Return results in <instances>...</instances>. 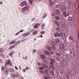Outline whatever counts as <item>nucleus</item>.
<instances>
[{
  "instance_id": "nucleus-58",
  "label": "nucleus",
  "mask_w": 79,
  "mask_h": 79,
  "mask_svg": "<svg viewBox=\"0 0 79 79\" xmlns=\"http://www.w3.org/2000/svg\"><path fill=\"white\" fill-rule=\"evenodd\" d=\"M25 34L27 36H28V35H30V33H27Z\"/></svg>"
},
{
  "instance_id": "nucleus-23",
  "label": "nucleus",
  "mask_w": 79,
  "mask_h": 79,
  "mask_svg": "<svg viewBox=\"0 0 79 79\" xmlns=\"http://www.w3.org/2000/svg\"><path fill=\"white\" fill-rule=\"evenodd\" d=\"M45 27V23H43L42 24V26H41V29H44V27Z\"/></svg>"
},
{
  "instance_id": "nucleus-17",
  "label": "nucleus",
  "mask_w": 79,
  "mask_h": 79,
  "mask_svg": "<svg viewBox=\"0 0 79 79\" xmlns=\"http://www.w3.org/2000/svg\"><path fill=\"white\" fill-rule=\"evenodd\" d=\"M23 31H24V30H21L15 34V36H16V35H18V34H19L20 33V32H23Z\"/></svg>"
},
{
  "instance_id": "nucleus-61",
  "label": "nucleus",
  "mask_w": 79,
  "mask_h": 79,
  "mask_svg": "<svg viewBox=\"0 0 79 79\" xmlns=\"http://www.w3.org/2000/svg\"><path fill=\"white\" fill-rule=\"evenodd\" d=\"M61 72L63 74H65V71L64 70H63L61 71Z\"/></svg>"
},
{
  "instance_id": "nucleus-39",
  "label": "nucleus",
  "mask_w": 79,
  "mask_h": 79,
  "mask_svg": "<svg viewBox=\"0 0 79 79\" xmlns=\"http://www.w3.org/2000/svg\"><path fill=\"white\" fill-rule=\"evenodd\" d=\"M75 8H76V7H77L78 6V5L77 4V2H76L75 4Z\"/></svg>"
},
{
  "instance_id": "nucleus-63",
  "label": "nucleus",
  "mask_w": 79,
  "mask_h": 79,
  "mask_svg": "<svg viewBox=\"0 0 79 79\" xmlns=\"http://www.w3.org/2000/svg\"><path fill=\"white\" fill-rule=\"evenodd\" d=\"M35 24L36 25H37L38 27L39 26H40V23H36Z\"/></svg>"
},
{
  "instance_id": "nucleus-47",
  "label": "nucleus",
  "mask_w": 79,
  "mask_h": 79,
  "mask_svg": "<svg viewBox=\"0 0 79 79\" xmlns=\"http://www.w3.org/2000/svg\"><path fill=\"white\" fill-rule=\"evenodd\" d=\"M16 76H18L19 77V76H20V75H19V73L18 72L16 73Z\"/></svg>"
},
{
  "instance_id": "nucleus-12",
  "label": "nucleus",
  "mask_w": 79,
  "mask_h": 79,
  "mask_svg": "<svg viewBox=\"0 0 79 79\" xmlns=\"http://www.w3.org/2000/svg\"><path fill=\"white\" fill-rule=\"evenodd\" d=\"M70 57V56L68 54H67L65 55V58L67 59V60H68L69 62V57Z\"/></svg>"
},
{
  "instance_id": "nucleus-49",
  "label": "nucleus",
  "mask_w": 79,
  "mask_h": 79,
  "mask_svg": "<svg viewBox=\"0 0 79 79\" xmlns=\"http://www.w3.org/2000/svg\"><path fill=\"white\" fill-rule=\"evenodd\" d=\"M41 74H45L46 73V72L45 71H41Z\"/></svg>"
},
{
  "instance_id": "nucleus-51",
  "label": "nucleus",
  "mask_w": 79,
  "mask_h": 79,
  "mask_svg": "<svg viewBox=\"0 0 79 79\" xmlns=\"http://www.w3.org/2000/svg\"><path fill=\"white\" fill-rule=\"evenodd\" d=\"M51 49V48H50V47H49L48 46L46 47V49H47V50H50Z\"/></svg>"
},
{
  "instance_id": "nucleus-20",
  "label": "nucleus",
  "mask_w": 79,
  "mask_h": 79,
  "mask_svg": "<svg viewBox=\"0 0 79 79\" xmlns=\"http://www.w3.org/2000/svg\"><path fill=\"white\" fill-rule=\"evenodd\" d=\"M73 4V2L72 1H70L69 2L68 5L69 6H71Z\"/></svg>"
},
{
  "instance_id": "nucleus-40",
  "label": "nucleus",
  "mask_w": 79,
  "mask_h": 79,
  "mask_svg": "<svg viewBox=\"0 0 79 79\" xmlns=\"http://www.w3.org/2000/svg\"><path fill=\"white\" fill-rule=\"evenodd\" d=\"M1 69L2 71H4V67L3 65H2L1 67Z\"/></svg>"
},
{
  "instance_id": "nucleus-34",
  "label": "nucleus",
  "mask_w": 79,
  "mask_h": 79,
  "mask_svg": "<svg viewBox=\"0 0 79 79\" xmlns=\"http://www.w3.org/2000/svg\"><path fill=\"white\" fill-rule=\"evenodd\" d=\"M47 16V14L46 13H45L43 17V19H44V18H46Z\"/></svg>"
},
{
  "instance_id": "nucleus-11",
  "label": "nucleus",
  "mask_w": 79,
  "mask_h": 79,
  "mask_svg": "<svg viewBox=\"0 0 79 79\" xmlns=\"http://www.w3.org/2000/svg\"><path fill=\"white\" fill-rule=\"evenodd\" d=\"M44 53L46 55H47L48 56H50V53L49 52L47 51H45Z\"/></svg>"
},
{
  "instance_id": "nucleus-54",
  "label": "nucleus",
  "mask_w": 79,
  "mask_h": 79,
  "mask_svg": "<svg viewBox=\"0 0 79 79\" xmlns=\"http://www.w3.org/2000/svg\"><path fill=\"white\" fill-rule=\"evenodd\" d=\"M36 52H37V50H36V49H34L32 51V52L33 53H35Z\"/></svg>"
},
{
  "instance_id": "nucleus-25",
  "label": "nucleus",
  "mask_w": 79,
  "mask_h": 79,
  "mask_svg": "<svg viewBox=\"0 0 79 79\" xmlns=\"http://www.w3.org/2000/svg\"><path fill=\"white\" fill-rule=\"evenodd\" d=\"M42 65L44 67V68H45L46 69H47V68H48V67H47V65L45 64L44 63H42Z\"/></svg>"
},
{
  "instance_id": "nucleus-48",
  "label": "nucleus",
  "mask_w": 79,
  "mask_h": 79,
  "mask_svg": "<svg viewBox=\"0 0 79 79\" xmlns=\"http://www.w3.org/2000/svg\"><path fill=\"white\" fill-rule=\"evenodd\" d=\"M77 47H79V41H77Z\"/></svg>"
},
{
  "instance_id": "nucleus-45",
  "label": "nucleus",
  "mask_w": 79,
  "mask_h": 79,
  "mask_svg": "<svg viewBox=\"0 0 79 79\" xmlns=\"http://www.w3.org/2000/svg\"><path fill=\"white\" fill-rule=\"evenodd\" d=\"M49 55L50 54H51V55H53V52L52 51H50L49 52Z\"/></svg>"
},
{
  "instance_id": "nucleus-26",
  "label": "nucleus",
  "mask_w": 79,
  "mask_h": 79,
  "mask_svg": "<svg viewBox=\"0 0 79 79\" xmlns=\"http://www.w3.org/2000/svg\"><path fill=\"white\" fill-rule=\"evenodd\" d=\"M37 33H38V31H35L34 32H33V33H32V34L33 35H35L36 34H37Z\"/></svg>"
},
{
  "instance_id": "nucleus-29",
  "label": "nucleus",
  "mask_w": 79,
  "mask_h": 79,
  "mask_svg": "<svg viewBox=\"0 0 79 79\" xmlns=\"http://www.w3.org/2000/svg\"><path fill=\"white\" fill-rule=\"evenodd\" d=\"M61 35L62 37H64V36H65V33H64L62 32L61 33Z\"/></svg>"
},
{
  "instance_id": "nucleus-3",
  "label": "nucleus",
  "mask_w": 79,
  "mask_h": 79,
  "mask_svg": "<svg viewBox=\"0 0 79 79\" xmlns=\"http://www.w3.org/2000/svg\"><path fill=\"white\" fill-rule=\"evenodd\" d=\"M64 48H65V46H64V44H61L60 47V50L61 51L63 50H64Z\"/></svg>"
},
{
  "instance_id": "nucleus-50",
  "label": "nucleus",
  "mask_w": 79,
  "mask_h": 79,
  "mask_svg": "<svg viewBox=\"0 0 79 79\" xmlns=\"http://www.w3.org/2000/svg\"><path fill=\"white\" fill-rule=\"evenodd\" d=\"M55 40L56 41V42H60V40L58 39V38L56 39Z\"/></svg>"
},
{
  "instance_id": "nucleus-24",
  "label": "nucleus",
  "mask_w": 79,
  "mask_h": 79,
  "mask_svg": "<svg viewBox=\"0 0 79 79\" xmlns=\"http://www.w3.org/2000/svg\"><path fill=\"white\" fill-rule=\"evenodd\" d=\"M68 20L69 21H70V22H71L73 21V17H69L68 18Z\"/></svg>"
},
{
  "instance_id": "nucleus-37",
  "label": "nucleus",
  "mask_w": 79,
  "mask_h": 79,
  "mask_svg": "<svg viewBox=\"0 0 79 79\" xmlns=\"http://www.w3.org/2000/svg\"><path fill=\"white\" fill-rule=\"evenodd\" d=\"M34 28H35V29H37L38 28V26H37V25H36V24H35V25H34Z\"/></svg>"
},
{
  "instance_id": "nucleus-27",
  "label": "nucleus",
  "mask_w": 79,
  "mask_h": 79,
  "mask_svg": "<svg viewBox=\"0 0 79 79\" xmlns=\"http://www.w3.org/2000/svg\"><path fill=\"white\" fill-rule=\"evenodd\" d=\"M23 4H24V5H25V6H26L27 5V2L26 1H24L22 2Z\"/></svg>"
},
{
  "instance_id": "nucleus-62",
  "label": "nucleus",
  "mask_w": 79,
  "mask_h": 79,
  "mask_svg": "<svg viewBox=\"0 0 79 79\" xmlns=\"http://www.w3.org/2000/svg\"><path fill=\"white\" fill-rule=\"evenodd\" d=\"M62 27H66V24H62Z\"/></svg>"
},
{
  "instance_id": "nucleus-18",
  "label": "nucleus",
  "mask_w": 79,
  "mask_h": 79,
  "mask_svg": "<svg viewBox=\"0 0 79 79\" xmlns=\"http://www.w3.org/2000/svg\"><path fill=\"white\" fill-rule=\"evenodd\" d=\"M54 23L55 24L57 25V26H59V27L60 26V24H59V23H58V21L56 20H55L54 21Z\"/></svg>"
},
{
  "instance_id": "nucleus-36",
  "label": "nucleus",
  "mask_w": 79,
  "mask_h": 79,
  "mask_svg": "<svg viewBox=\"0 0 79 79\" xmlns=\"http://www.w3.org/2000/svg\"><path fill=\"white\" fill-rule=\"evenodd\" d=\"M39 69H40V70H44V68L42 67H40L39 68Z\"/></svg>"
},
{
  "instance_id": "nucleus-32",
  "label": "nucleus",
  "mask_w": 79,
  "mask_h": 79,
  "mask_svg": "<svg viewBox=\"0 0 79 79\" xmlns=\"http://www.w3.org/2000/svg\"><path fill=\"white\" fill-rule=\"evenodd\" d=\"M55 18L56 19V20H60V17H58V16H55Z\"/></svg>"
},
{
  "instance_id": "nucleus-43",
  "label": "nucleus",
  "mask_w": 79,
  "mask_h": 79,
  "mask_svg": "<svg viewBox=\"0 0 79 79\" xmlns=\"http://www.w3.org/2000/svg\"><path fill=\"white\" fill-rule=\"evenodd\" d=\"M30 4L32 5L33 3V2L32 1V0H29Z\"/></svg>"
},
{
  "instance_id": "nucleus-64",
  "label": "nucleus",
  "mask_w": 79,
  "mask_h": 79,
  "mask_svg": "<svg viewBox=\"0 0 79 79\" xmlns=\"http://www.w3.org/2000/svg\"><path fill=\"white\" fill-rule=\"evenodd\" d=\"M52 15L54 17H55V16L56 15L54 14V13H52Z\"/></svg>"
},
{
  "instance_id": "nucleus-8",
  "label": "nucleus",
  "mask_w": 79,
  "mask_h": 79,
  "mask_svg": "<svg viewBox=\"0 0 79 79\" xmlns=\"http://www.w3.org/2000/svg\"><path fill=\"white\" fill-rule=\"evenodd\" d=\"M71 73L73 75H74V74H76V70H74V69L72 70Z\"/></svg>"
},
{
  "instance_id": "nucleus-55",
  "label": "nucleus",
  "mask_w": 79,
  "mask_h": 79,
  "mask_svg": "<svg viewBox=\"0 0 79 79\" xmlns=\"http://www.w3.org/2000/svg\"><path fill=\"white\" fill-rule=\"evenodd\" d=\"M37 64L38 66H41V63H40L39 62H37Z\"/></svg>"
},
{
  "instance_id": "nucleus-4",
  "label": "nucleus",
  "mask_w": 79,
  "mask_h": 79,
  "mask_svg": "<svg viewBox=\"0 0 79 79\" xmlns=\"http://www.w3.org/2000/svg\"><path fill=\"white\" fill-rule=\"evenodd\" d=\"M54 35L55 37H61V35H60L58 32H56L54 33Z\"/></svg>"
},
{
  "instance_id": "nucleus-46",
  "label": "nucleus",
  "mask_w": 79,
  "mask_h": 79,
  "mask_svg": "<svg viewBox=\"0 0 79 79\" xmlns=\"http://www.w3.org/2000/svg\"><path fill=\"white\" fill-rule=\"evenodd\" d=\"M56 30L58 32H60V28L58 27H57L56 28Z\"/></svg>"
},
{
  "instance_id": "nucleus-42",
  "label": "nucleus",
  "mask_w": 79,
  "mask_h": 79,
  "mask_svg": "<svg viewBox=\"0 0 79 79\" xmlns=\"http://www.w3.org/2000/svg\"><path fill=\"white\" fill-rule=\"evenodd\" d=\"M51 74H52V75H55V73H54V72H53V71L51 70Z\"/></svg>"
},
{
  "instance_id": "nucleus-16",
  "label": "nucleus",
  "mask_w": 79,
  "mask_h": 79,
  "mask_svg": "<svg viewBox=\"0 0 79 79\" xmlns=\"http://www.w3.org/2000/svg\"><path fill=\"white\" fill-rule=\"evenodd\" d=\"M40 56L42 59H43V60H45V57L44 56V55L42 54H41L40 55Z\"/></svg>"
},
{
  "instance_id": "nucleus-57",
  "label": "nucleus",
  "mask_w": 79,
  "mask_h": 79,
  "mask_svg": "<svg viewBox=\"0 0 79 79\" xmlns=\"http://www.w3.org/2000/svg\"><path fill=\"white\" fill-rule=\"evenodd\" d=\"M41 34H44V33H45V31H42L40 32Z\"/></svg>"
},
{
  "instance_id": "nucleus-56",
  "label": "nucleus",
  "mask_w": 79,
  "mask_h": 79,
  "mask_svg": "<svg viewBox=\"0 0 79 79\" xmlns=\"http://www.w3.org/2000/svg\"><path fill=\"white\" fill-rule=\"evenodd\" d=\"M56 55L59 56H60V53H56Z\"/></svg>"
},
{
  "instance_id": "nucleus-5",
  "label": "nucleus",
  "mask_w": 79,
  "mask_h": 79,
  "mask_svg": "<svg viewBox=\"0 0 79 79\" xmlns=\"http://www.w3.org/2000/svg\"><path fill=\"white\" fill-rule=\"evenodd\" d=\"M74 55V52L73 51V52H71L70 53V57L72 58H74L75 57V55Z\"/></svg>"
},
{
  "instance_id": "nucleus-1",
  "label": "nucleus",
  "mask_w": 79,
  "mask_h": 79,
  "mask_svg": "<svg viewBox=\"0 0 79 79\" xmlns=\"http://www.w3.org/2000/svg\"><path fill=\"white\" fill-rule=\"evenodd\" d=\"M50 44L52 45L53 50H55V44L54 42L53 41H50Z\"/></svg>"
},
{
  "instance_id": "nucleus-14",
  "label": "nucleus",
  "mask_w": 79,
  "mask_h": 79,
  "mask_svg": "<svg viewBox=\"0 0 79 79\" xmlns=\"http://www.w3.org/2000/svg\"><path fill=\"white\" fill-rule=\"evenodd\" d=\"M72 39L73 37L72 36H70L68 39L69 42H72Z\"/></svg>"
},
{
  "instance_id": "nucleus-30",
  "label": "nucleus",
  "mask_w": 79,
  "mask_h": 79,
  "mask_svg": "<svg viewBox=\"0 0 79 79\" xmlns=\"http://www.w3.org/2000/svg\"><path fill=\"white\" fill-rule=\"evenodd\" d=\"M44 78L45 79H50V77L49 76H44Z\"/></svg>"
},
{
  "instance_id": "nucleus-44",
  "label": "nucleus",
  "mask_w": 79,
  "mask_h": 79,
  "mask_svg": "<svg viewBox=\"0 0 79 79\" xmlns=\"http://www.w3.org/2000/svg\"><path fill=\"white\" fill-rule=\"evenodd\" d=\"M14 52H11L10 53V56H12V55H13V54Z\"/></svg>"
},
{
  "instance_id": "nucleus-19",
  "label": "nucleus",
  "mask_w": 79,
  "mask_h": 79,
  "mask_svg": "<svg viewBox=\"0 0 79 79\" xmlns=\"http://www.w3.org/2000/svg\"><path fill=\"white\" fill-rule=\"evenodd\" d=\"M67 14V13L66 12H64L63 13V15H64V16L65 17V18L66 17V16H68V14Z\"/></svg>"
},
{
  "instance_id": "nucleus-7",
  "label": "nucleus",
  "mask_w": 79,
  "mask_h": 79,
  "mask_svg": "<svg viewBox=\"0 0 79 79\" xmlns=\"http://www.w3.org/2000/svg\"><path fill=\"white\" fill-rule=\"evenodd\" d=\"M9 64L10 66H12V63H11V61L10 60H9L5 64L6 65H7V64Z\"/></svg>"
},
{
  "instance_id": "nucleus-13",
  "label": "nucleus",
  "mask_w": 79,
  "mask_h": 79,
  "mask_svg": "<svg viewBox=\"0 0 79 79\" xmlns=\"http://www.w3.org/2000/svg\"><path fill=\"white\" fill-rule=\"evenodd\" d=\"M56 15H60V10L58 9L56 10Z\"/></svg>"
},
{
  "instance_id": "nucleus-35",
  "label": "nucleus",
  "mask_w": 79,
  "mask_h": 79,
  "mask_svg": "<svg viewBox=\"0 0 79 79\" xmlns=\"http://www.w3.org/2000/svg\"><path fill=\"white\" fill-rule=\"evenodd\" d=\"M0 52L1 53H3L4 52L3 49L2 48H0Z\"/></svg>"
},
{
  "instance_id": "nucleus-41",
  "label": "nucleus",
  "mask_w": 79,
  "mask_h": 79,
  "mask_svg": "<svg viewBox=\"0 0 79 79\" xmlns=\"http://www.w3.org/2000/svg\"><path fill=\"white\" fill-rule=\"evenodd\" d=\"M21 42V40H19L16 42V45H18Z\"/></svg>"
},
{
  "instance_id": "nucleus-28",
  "label": "nucleus",
  "mask_w": 79,
  "mask_h": 79,
  "mask_svg": "<svg viewBox=\"0 0 79 79\" xmlns=\"http://www.w3.org/2000/svg\"><path fill=\"white\" fill-rule=\"evenodd\" d=\"M0 56L2 58H5V55L3 54L2 53H0Z\"/></svg>"
},
{
  "instance_id": "nucleus-21",
  "label": "nucleus",
  "mask_w": 79,
  "mask_h": 79,
  "mask_svg": "<svg viewBox=\"0 0 79 79\" xmlns=\"http://www.w3.org/2000/svg\"><path fill=\"white\" fill-rule=\"evenodd\" d=\"M8 71H9V69H6L4 73L6 75L7 74Z\"/></svg>"
},
{
  "instance_id": "nucleus-59",
  "label": "nucleus",
  "mask_w": 79,
  "mask_h": 79,
  "mask_svg": "<svg viewBox=\"0 0 79 79\" xmlns=\"http://www.w3.org/2000/svg\"><path fill=\"white\" fill-rule=\"evenodd\" d=\"M42 62H43V63H47V61L46 60H43Z\"/></svg>"
},
{
  "instance_id": "nucleus-6",
  "label": "nucleus",
  "mask_w": 79,
  "mask_h": 79,
  "mask_svg": "<svg viewBox=\"0 0 79 79\" xmlns=\"http://www.w3.org/2000/svg\"><path fill=\"white\" fill-rule=\"evenodd\" d=\"M48 69L49 70H51L52 69H55V67L52 65H51L48 67Z\"/></svg>"
},
{
  "instance_id": "nucleus-52",
  "label": "nucleus",
  "mask_w": 79,
  "mask_h": 79,
  "mask_svg": "<svg viewBox=\"0 0 79 79\" xmlns=\"http://www.w3.org/2000/svg\"><path fill=\"white\" fill-rule=\"evenodd\" d=\"M20 6H24V4H23V2H22L20 3Z\"/></svg>"
},
{
  "instance_id": "nucleus-33",
  "label": "nucleus",
  "mask_w": 79,
  "mask_h": 79,
  "mask_svg": "<svg viewBox=\"0 0 79 79\" xmlns=\"http://www.w3.org/2000/svg\"><path fill=\"white\" fill-rule=\"evenodd\" d=\"M15 42H16V41L15 40V41H13L11 42H10V44H15Z\"/></svg>"
},
{
  "instance_id": "nucleus-38",
  "label": "nucleus",
  "mask_w": 79,
  "mask_h": 79,
  "mask_svg": "<svg viewBox=\"0 0 79 79\" xmlns=\"http://www.w3.org/2000/svg\"><path fill=\"white\" fill-rule=\"evenodd\" d=\"M61 8H62V11H64V10H65V7H64V6H62Z\"/></svg>"
},
{
  "instance_id": "nucleus-9",
  "label": "nucleus",
  "mask_w": 79,
  "mask_h": 79,
  "mask_svg": "<svg viewBox=\"0 0 79 79\" xmlns=\"http://www.w3.org/2000/svg\"><path fill=\"white\" fill-rule=\"evenodd\" d=\"M49 4H50V6H52L54 3L53 2H52V0H49Z\"/></svg>"
},
{
  "instance_id": "nucleus-53",
  "label": "nucleus",
  "mask_w": 79,
  "mask_h": 79,
  "mask_svg": "<svg viewBox=\"0 0 79 79\" xmlns=\"http://www.w3.org/2000/svg\"><path fill=\"white\" fill-rule=\"evenodd\" d=\"M65 76L66 77V79H68L69 78V77L67 75H65Z\"/></svg>"
},
{
  "instance_id": "nucleus-2",
  "label": "nucleus",
  "mask_w": 79,
  "mask_h": 79,
  "mask_svg": "<svg viewBox=\"0 0 79 79\" xmlns=\"http://www.w3.org/2000/svg\"><path fill=\"white\" fill-rule=\"evenodd\" d=\"M29 6H25L22 9L23 11H25L26 10L27 11H28V10H29Z\"/></svg>"
},
{
  "instance_id": "nucleus-31",
  "label": "nucleus",
  "mask_w": 79,
  "mask_h": 79,
  "mask_svg": "<svg viewBox=\"0 0 79 79\" xmlns=\"http://www.w3.org/2000/svg\"><path fill=\"white\" fill-rule=\"evenodd\" d=\"M15 45H13L12 46H11L9 48V50H11V49H12V48H15Z\"/></svg>"
},
{
  "instance_id": "nucleus-60",
  "label": "nucleus",
  "mask_w": 79,
  "mask_h": 79,
  "mask_svg": "<svg viewBox=\"0 0 79 79\" xmlns=\"http://www.w3.org/2000/svg\"><path fill=\"white\" fill-rule=\"evenodd\" d=\"M27 36L26 34H24L23 35V37H26Z\"/></svg>"
},
{
  "instance_id": "nucleus-22",
  "label": "nucleus",
  "mask_w": 79,
  "mask_h": 79,
  "mask_svg": "<svg viewBox=\"0 0 79 79\" xmlns=\"http://www.w3.org/2000/svg\"><path fill=\"white\" fill-rule=\"evenodd\" d=\"M55 63V60L54 59H52L50 62V63L51 64H53V63Z\"/></svg>"
},
{
  "instance_id": "nucleus-10",
  "label": "nucleus",
  "mask_w": 79,
  "mask_h": 79,
  "mask_svg": "<svg viewBox=\"0 0 79 79\" xmlns=\"http://www.w3.org/2000/svg\"><path fill=\"white\" fill-rule=\"evenodd\" d=\"M11 76L12 77V78H15H15H17V77H18V76H17V75H16L15 74H14L13 73L11 74Z\"/></svg>"
},
{
  "instance_id": "nucleus-15",
  "label": "nucleus",
  "mask_w": 79,
  "mask_h": 79,
  "mask_svg": "<svg viewBox=\"0 0 79 79\" xmlns=\"http://www.w3.org/2000/svg\"><path fill=\"white\" fill-rule=\"evenodd\" d=\"M9 71L10 72H11V73H14L15 71L14 69H13L12 67H10L9 68Z\"/></svg>"
}]
</instances>
